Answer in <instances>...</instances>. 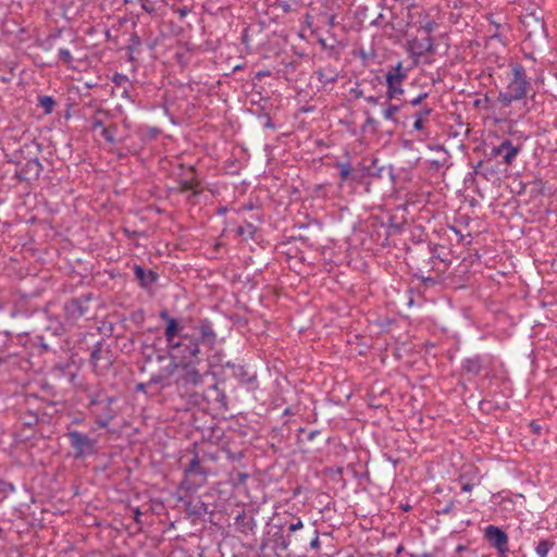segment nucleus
<instances>
[{"label": "nucleus", "instance_id": "nucleus-1", "mask_svg": "<svg viewBox=\"0 0 557 557\" xmlns=\"http://www.w3.org/2000/svg\"><path fill=\"white\" fill-rule=\"evenodd\" d=\"M218 341L213 323L205 318L195 324V336L183 335L182 342L172 345L171 356L177 359V372L173 380L176 389L182 394H191L203 383L208 372L201 373L198 366L201 362V347L212 350Z\"/></svg>", "mask_w": 557, "mask_h": 557}, {"label": "nucleus", "instance_id": "nucleus-2", "mask_svg": "<svg viewBox=\"0 0 557 557\" xmlns=\"http://www.w3.org/2000/svg\"><path fill=\"white\" fill-rule=\"evenodd\" d=\"M177 367H180L177 359L173 358L170 352L166 356L152 348L149 354H145L140 372L150 374V385L166 388L173 384Z\"/></svg>", "mask_w": 557, "mask_h": 557}, {"label": "nucleus", "instance_id": "nucleus-3", "mask_svg": "<svg viewBox=\"0 0 557 557\" xmlns=\"http://www.w3.org/2000/svg\"><path fill=\"white\" fill-rule=\"evenodd\" d=\"M86 398L87 408L95 423L101 429L108 428L117 416V411L113 408L116 397L108 395L102 388H96L88 391Z\"/></svg>", "mask_w": 557, "mask_h": 557}, {"label": "nucleus", "instance_id": "nucleus-4", "mask_svg": "<svg viewBox=\"0 0 557 557\" xmlns=\"http://www.w3.org/2000/svg\"><path fill=\"white\" fill-rule=\"evenodd\" d=\"M511 75L506 91H500L497 98L505 107L525 98L530 89V82L521 64L512 65Z\"/></svg>", "mask_w": 557, "mask_h": 557}, {"label": "nucleus", "instance_id": "nucleus-5", "mask_svg": "<svg viewBox=\"0 0 557 557\" xmlns=\"http://www.w3.org/2000/svg\"><path fill=\"white\" fill-rule=\"evenodd\" d=\"M210 469L205 465V460L197 453L184 468V479L180 483L178 488L185 492H196L198 488L207 484Z\"/></svg>", "mask_w": 557, "mask_h": 557}, {"label": "nucleus", "instance_id": "nucleus-6", "mask_svg": "<svg viewBox=\"0 0 557 557\" xmlns=\"http://www.w3.org/2000/svg\"><path fill=\"white\" fill-rule=\"evenodd\" d=\"M114 356L104 339L97 341L90 349L89 363L97 375H104L111 369Z\"/></svg>", "mask_w": 557, "mask_h": 557}, {"label": "nucleus", "instance_id": "nucleus-7", "mask_svg": "<svg viewBox=\"0 0 557 557\" xmlns=\"http://www.w3.org/2000/svg\"><path fill=\"white\" fill-rule=\"evenodd\" d=\"M159 318L165 322L164 338L168 348H172V345H176L177 342H182L183 335L195 336V325L190 330H186L185 324L176 318L170 315L166 309L159 312Z\"/></svg>", "mask_w": 557, "mask_h": 557}, {"label": "nucleus", "instance_id": "nucleus-8", "mask_svg": "<svg viewBox=\"0 0 557 557\" xmlns=\"http://www.w3.org/2000/svg\"><path fill=\"white\" fill-rule=\"evenodd\" d=\"M383 77L386 85V99L399 100L405 94L403 85L407 77L403 63L398 62L396 65H389Z\"/></svg>", "mask_w": 557, "mask_h": 557}, {"label": "nucleus", "instance_id": "nucleus-9", "mask_svg": "<svg viewBox=\"0 0 557 557\" xmlns=\"http://www.w3.org/2000/svg\"><path fill=\"white\" fill-rule=\"evenodd\" d=\"M66 436L74 450L75 459H85L97 453V438L89 437L87 434L76 430L69 431Z\"/></svg>", "mask_w": 557, "mask_h": 557}, {"label": "nucleus", "instance_id": "nucleus-10", "mask_svg": "<svg viewBox=\"0 0 557 557\" xmlns=\"http://www.w3.org/2000/svg\"><path fill=\"white\" fill-rule=\"evenodd\" d=\"M91 299L92 294L86 293L66 301L64 305L66 319L75 322L83 317H87L89 314V304Z\"/></svg>", "mask_w": 557, "mask_h": 557}, {"label": "nucleus", "instance_id": "nucleus-11", "mask_svg": "<svg viewBox=\"0 0 557 557\" xmlns=\"http://www.w3.org/2000/svg\"><path fill=\"white\" fill-rule=\"evenodd\" d=\"M484 540L497 550L498 557H507L509 539L507 533L497 525L490 524L483 531Z\"/></svg>", "mask_w": 557, "mask_h": 557}, {"label": "nucleus", "instance_id": "nucleus-12", "mask_svg": "<svg viewBox=\"0 0 557 557\" xmlns=\"http://www.w3.org/2000/svg\"><path fill=\"white\" fill-rule=\"evenodd\" d=\"M177 500L183 505L184 512L190 518L201 519L207 513L212 512L209 508V505L201 500L199 497L191 498L187 496H180Z\"/></svg>", "mask_w": 557, "mask_h": 557}, {"label": "nucleus", "instance_id": "nucleus-13", "mask_svg": "<svg viewBox=\"0 0 557 557\" xmlns=\"http://www.w3.org/2000/svg\"><path fill=\"white\" fill-rule=\"evenodd\" d=\"M203 399L209 406L215 410L227 409V397L223 388L219 386V383L209 385L202 392Z\"/></svg>", "mask_w": 557, "mask_h": 557}, {"label": "nucleus", "instance_id": "nucleus-14", "mask_svg": "<svg viewBox=\"0 0 557 557\" xmlns=\"http://www.w3.org/2000/svg\"><path fill=\"white\" fill-rule=\"evenodd\" d=\"M520 150V146H515L511 140L505 139L498 146L492 148L491 156L500 157L506 165H510Z\"/></svg>", "mask_w": 557, "mask_h": 557}, {"label": "nucleus", "instance_id": "nucleus-15", "mask_svg": "<svg viewBox=\"0 0 557 557\" xmlns=\"http://www.w3.org/2000/svg\"><path fill=\"white\" fill-rule=\"evenodd\" d=\"M225 369L231 371V375L236 379L240 384L247 385L248 387L253 388L257 382V375L250 374L245 366L235 363L232 361H227L223 364Z\"/></svg>", "mask_w": 557, "mask_h": 557}, {"label": "nucleus", "instance_id": "nucleus-16", "mask_svg": "<svg viewBox=\"0 0 557 557\" xmlns=\"http://www.w3.org/2000/svg\"><path fill=\"white\" fill-rule=\"evenodd\" d=\"M41 171H42L41 162L37 158H34V159L27 160L20 168V170L16 171L15 176L20 181L28 182V181L37 180L40 176Z\"/></svg>", "mask_w": 557, "mask_h": 557}, {"label": "nucleus", "instance_id": "nucleus-17", "mask_svg": "<svg viewBox=\"0 0 557 557\" xmlns=\"http://www.w3.org/2000/svg\"><path fill=\"white\" fill-rule=\"evenodd\" d=\"M487 368V359L481 355L466 358L461 363V370L469 375L478 376Z\"/></svg>", "mask_w": 557, "mask_h": 557}, {"label": "nucleus", "instance_id": "nucleus-18", "mask_svg": "<svg viewBox=\"0 0 557 557\" xmlns=\"http://www.w3.org/2000/svg\"><path fill=\"white\" fill-rule=\"evenodd\" d=\"M234 525L236 531L248 535L255 533L257 522L252 513L242 510L234 518Z\"/></svg>", "mask_w": 557, "mask_h": 557}, {"label": "nucleus", "instance_id": "nucleus-19", "mask_svg": "<svg viewBox=\"0 0 557 557\" xmlns=\"http://www.w3.org/2000/svg\"><path fill=\"white\" fill-rule=\"evenodd\" d=\"M133 271L139 286L146 289L150 288L159 278V274L156 271L145 269L137 263L133 265Z\"/></svg>", "mask_w": 557, "mask_h": 557}, {"label": "nucleus", "instance_id": "nucleus-20", "mask_svg": "<svg viewBox=\"0 0 557 557\" xmlns=\"http://www.w3.org/2000/svg\"><path fill=\"white\" fill-rule=\"evenodd\" d=\"M195 166H189L187 172L184 174V178L178 181V190L181 193L191 191L193 196H197L201 193L198 188L200 183L195 178Z\"/></svg>", "mask_w": 557, "mask_h": 557}, {"label": "nucleus", "instance_id": "nucleus-21", "mask_svg": "<svg viewBox=\"0 0 557 557\" xmlns=\"http://www.w3.org/2000/svg\"><path fill=\"white\" fill-rule=\"evenodd\" d=\"M318 81L323 85L326 86L327 84H333L338 79V71L336 67H334L331 64H327L325 66H320L314 72Z\"/></svg>", "mask_w": 557, "mask_h": 557}, {"label": "nucleus", "instance_id": "nucleus-22", "mask_svg": "<svg viewBox=\"0 0 557 557\" xmlns=\"http://www.w3.org/2000/svg\"><path fill=\"white\" fill-rule=\"evenodd\" d=\"M272 543H273V548L275 550L280 549V550H287V548L292 545L293 543V539L289 537V535L284 534L283 532V527H278L277 528V531H275L273 534H272V539H271Z\"/></svg>", "mask_w": 557, "mask_h": 557}, {"label": "nucleus", "instance_id": "nucleus-23", "mask_svg": "<svg viewBox=\"0 0 557 557\" xmlns=\"http://www.w3.org/2000/svg\"><path fill=\"white\" fill-rule=\"evenodd\" d=\"M433 109L431 107L425 106L421 110L417 111L413 114L414 122H413V129L418 132H423L425 129V123L428 121V117L432 114Z\"/></svg>", "mask_w": 557, "mask_h": 557}, {"label": "nucleus", "instance_id": "nucleus-24", "mask_svg": "<svg viewBox=\"0 0 557 557\" xmlns=\"http://www.w3.org/2000/svg\"><path fill=\"white\" fill-rule=\"evenodd\" d=\"M374 175L372 173L371 166L359 164L356 168H352L351 182L361 184L366 177Z\"/></svg>", "mask_w": 557, "mask_h": 557}, {"label": "nucleus", "instance_id": "nucleus-25", "mask_svg": "<svg viewBox=\"0 0 557 557\" xmlns=\"http://www.w3.org/2000/svg\"><path fill=\"white\" fill-rule=\"evenodd\" d=\"M393 100H387L384 102L385 109L383 111V116L385 120L397 122L396 114L400 111L401 104L393 103Z\"/></svg>", "mask_w": 557, "mask_h": 557}, {"label": "nucleus", "instance_id": "nucleus-26", "mask_svg": "<svg viewBox=\"0 0 557 557\" xmlns=\"http://www.w3.org/2000/svg\"><path fill=\"white\" fill-rule=\"evenodd\" d=\"M249 474L246 472H242L238 470H233L228 473V482L234 486L238 487L246 483L248 480Z\"/></svg>", "mask_w": 557, "mask_h": 557}, {"label": "nucleus", "instance_id": "nucleus-27", "mask_svg": "<svg viewBox=\"0 0 557 557\" xmlns=\"http://www.w3.org/2000/svg\"><path fill=\"white\" fill-rule=\"evenodd\" d=\"M555 541L549 539L541 540L535 546V553L539 557H547L549 550L555 546Z\"/></svg>", "mask_w": 557, "mask_h": 557}, {"label": "nucleus", "instance_id": "nucleus-28", "mask_svg": "<svg viewBox=\"0 0 557 557\" xmlns=\"http://www.w3.org/2000/svg\"><path fill=\"white\" fill-rule=\"evenodd\" d=\"M55 104L57 102L51 96L44 95L38 97L37 106L44 110L45 114L52 113Z\"/></svg>", "mask_w": 557, "mask_h": 557}, {"label": "nucleus", "instance_id": "nucleus-29", "mask_svg": "<svg viewBox=\"0 0 557 557\" xmlns=\"http://www.w3.org/2000/svg\"><path fill=\"white\" fill-rule=\"evenodd\" d=\"M451 557H488L486 555H479L476 550L471 549L467 545H458L456 547L455 554Z\"/></svg>", "mask_w": 557, "mask_h": 557}, {"label": "nucleus", "instance_id": "nucleus-30", "mask_svg": "<svg viewBox=\"0 0 557 557\" xmlns=\"http://www.w3.org/2000/svg\"><path fill=\"white\" fill-rule=\"evenodd\" d=\"M116 131H117L116 125H111L109 127H104L101 131V135L104 138V140L108 141L109 144H114L115 143L114 136H115Z\"/></svg>", "mask_w": 557, "mask_h": 557}, {"label": "nucleus", "instance_id": "nucleus-31", "mask_svg": "<svg viewBox=\"0 0 557 557\" xmlns=\"http://www.w3.org/2000/svg\"><path fill=\"white\" fill-rule=\"evenodd\" d=\"M59 60L64 63L66 66H71L73 63V55L71 51L66 48L59 49Z\"/></svg>", "mask_w": 557, "mask_h": 557}, {"label": "nucleus", "instance_id": "nucleus-32", "mask_svg": "<svg viewBox=\"0 0 557 557\" xmlns=\"http://www.w3.org/2000/svg\"><path fill=\"white\" fill-rule=\"evenodd\" d=\"M256 232V227L251 223L239 225L236 230L237 235L252 237Z\"/></svg>", "mask_w": 557, "mask_h": 557}, {"label": "nucleus", "instance_id": "nucleus-33", "mask_svg": "<svg viewBox=\"0 0 557 557\" xmlns=\"http://www.w3.org/2000/svg\"><path fill=\"white\" fill-rule=\"evenodd\" d=\"M532 184L534 187L532 188L531 193L535 196L544 195L545 194V183L540 177H534L532 181Z\"/></svg>", "mask_w": 557, "mask_h": 557}, {"label": "nucleus", "instance_id": "nucleus-34", "mask_svg": "<svg viewBox=\"0 0 557 557\" xmlns=\"http://www.w3.org/2000/svg\"><path fill=\"white\" fill-rule=\"evenodd\" d=\"M304 528V523L300 518H296L295 521H292L287 524V535H289L290 539H293V535L298 530H301Z\"/></svg>", "mask_w": 557, "mask_h": 557}, {"label": "nucleus", "instance_id": "nucleus-35", "mask_svg": "<svg viewBox=\"0 0 557 557\" xmlns=\"http://www.w3.org/2000/svg\"><path fill=\"white\" fill-rule=\"evenodd\" d=\"M112 82L116 85V86H123V85H132L128 77L124 74H121V73H114L113 76H112Z\"/></svg>", "mask_w": 557, "mask_h": 557}, {"label": "nucleus", "instance_id": "nucleus-36", "mask_svg": "<svg viewBox=\"0 0 557 557\" xmlns=\"http://www.w3.org/2000/svg\"><path fill=\"white\" fill-rule=\"evenodd\" d=\"M141 4V9L149 14H153L156 12L154 3L151 0H139Z\"/></svg>", "mask_w": 557, "mask_h": 557}, {"label": "nucleus", "instance_id": "nucleus-37", "mask_svg": "<svg viewBox=\"0 0 557 557\" xmlns=\"http://www.w3.org/2000/svg\"><path fill=\"white\" fill-rule=\"evenodd\" d=\"M274 4L280 8L283 13H289L293 11V8L287 0H275Z\"/></svg>", "mask_w": 557, "mask_h": 557}, {"label": "nucleus", "instance_id": "nucleus-38", "mask_svg": "<svg viewBox=\"0 0 557 557\" xmlns=\"http://www.w3.org/2000/svg\"><path fill=\"white\" fill-rule=\"evenodd\" d=\"M123 233L126 235L128 239H134L137 236H147L146 232H139L136 230H129L127 227L123 228Z\"/></svg>", "mask_w": 557, "mask_h": 557}, {"label": "nucleus", "instance_id": "nucleus-39", "mask_svg": "<svg viewBox=\"0 0 557 557\" xmlns=\"http://www.w3.org/2000/svg\"><path fill=\"white\" fill-rule=\"evenodd\" d=\"M129 42L127 49L131 53L141 45V40L136 34L131 37Z\"/></svg>", "mask_w": 557, "mask_h": 557}, {"label": "nucleus", "instance_id": "nucleus-40", "mask_svg": "<svg viewBox=\"0 0 557 557\" xmlns=\"http://www.w3.org/2000/svg\"><path fill=\"white\" fill-rule=\"evenodd\" d=\"M454 507H455V502L449 500L441 509H437V513L449 515L454 510Z\"/></svg>", "mask_w": 557, "mask_h": 557}, {"label": "nucleus", "instance_id": "nucleus-41", "mask_svg": "<svg viewBox=\"0 0 557 557\" xmlns=\"http://www.w3.org/2000/svg\"><path fill=\"white\" fill-rule=\"evenodd\" d=\"M428 92H421L419 94L416 98H413L412 100L409 101V103L412 106V107H417V106H420L423 100H425L428 98Z\"/></svg>", "mask_w": 557, "mask_h": 557}, {"label": "nucleus", "instance_id": "nucleus-42", "mask_svg": "<svg viewBox=\"0 0 557 557\" xmlns=\"http://www.w3.org/2000/svg\"><path fill=\"white\" fill-rule=\"evenodd\" d=\"M391 2H399L400 4H406L408 8L413 4V0H381L383 7L389 5Z\"/></svg>", "mask_w": 557, "mask_h": 557}, {"label": "nucleus", "instance_id": "nucleus-43", "mask_svg": "<svg viewBox=\"0 0 557 557\" xmlns=\"http://www.w3.org/2000/svg\"><path fill=\"white\" fill-rule=\"evenodd\" d=\"M104 123L102 120L98 119L97 116H94L91 119V129L101 128V131L104 128Z\"/></svg>", "mask_w": 557, "mask_h": 557}, {"label": "nucleus", "instance_id": "nucleus-44", "mask_svg": "<svg viewBox=\"0 0 557 557\" xmlns=\"http://www.w3.org/2000/svg\"><path fill=\"white\" fill-rule=\"evenodd\" d=\"M15 487L12 483L7 481H0V491L1 492H14Z\"/></svg>", "mask_w": 557, "mask_h": 557}, {"label": "nucleus", "instance_id": "nucleus-45", "mask_svg": "<svg viewBox=\"0 0 557 557\" xmlns=\"http://www.w3.org/2000/svg\"><path fill=\"white\" fill-rule=\"evenodd\" d=\"M226 453H227V458L231 459L232 461H238L244 457L243 451L233 453L231 450H226Z\"/></svg>", "mask_w": 557, "mask_h": 557}, {"label": "nucleus", "instance_id": "nucleus-46", "mask_svg": "<svg viewBox=\"0 0 557 557\" xmlns=\"http://www.w3.org/2000/svg\"><path fill=\"white\" fill-rule=\"evenodd\" d=\"M310 547L312 549L320 548V540H319V531L318 530H314V536H313V539L310 542Z\"/></svg>", "mask_w": 557, "mask_h": 557}, {"label": "nucleus", "instance_id": "nucleus-47", "mask_svg": "<svg viewBox=\"0 0 557 557\" xmlns=\"http://www.w3.org/2000/svg\"><path fill=\"white\" fill-rule=\"evenodd\" d=\"M351 175H352V168L349 169V171H341L339 172V178L342 182H345V181H348L350 180L351 181Z\"/></svg>", "mask_w": 557, "mask_h": 557}, {"label": "nucleus", "instance_id": "nucleus-48", "mask_svg": "<svg viewBox=\"0 0 557 557\" xmlns=\"http://www.w3.org/2000/svg\"><path fill=\"white\" fill-rule=\"evenodd\" d=\"M132 511H133L134 521L137 524H141L140 517H141L143 512L140 511L139 507L134 508Z\"/></svg>", "mask_w": 557, "mask_h": 557}, {"label": "nucleus", "instance_id": "nucleus-49", "mask_svg": "<svg viewBox=\"0 0 557 557\" xmlns=\"http://www.w3.org/2000/svg\"><path fill=\"white\" fill-rule=\"evenodd\" d=\"M350 92L354 95L356 99L366 98L363 90L358 87L351 88Z\"/></svg>", "mask_w": 557, "mask_h": 557}, {"label": "nucleus", "instance_id": "nucleus-50", "mask_svg": "<svg viewBox=\"0 0 557 557\" xmlns=\"http://www.w3.org/2000/svg\"><path fill=\"white\" fill-rule=\"evenodd\" d=\"M122 97L128 99L131 102H135L136 100V95H133L127 88L123 89Z\"/></svg>", "mask_w": 557, "mask_h": 557}, {"label": "nucleus", "instance_id": "nucleus-51", "mask_svg": "<svg viewBox=\"0 0 557 557\" xmlns=\"http://www.w3.org/2000/svg\"><path fill=\"white\" fill-rule=\"evenodd\" d=\"M335 166L341 171H349V169H351L352 166L350 165L349 162H337L335 164Z\"/></svg>", "mask_w": 557, "mask_h": 557}, {"label": "nucleus", "instance_id": "nucleus-52", "mask_svg": "<svg viewBox=\"0 0 557 557\" xmlns=\"http://www.w3.org/2000/svg\"><path fill=\"white\" fill-rule=\"evenodd\" d=\"M366 101L370 104H373V106H376L380 103V99L381 97H377V96H368L364 98Z\"/></svg>", "mask_w": 557, "mask_h": 557}, {"label": "nucleus", "instance_id": "nucleus-53", "mask_svg": "<svg viewBox=\"0 0 557 557\" xmlns=\"http://www.w3.org/2000/svg\"><path fill=\"white\" fill-rule=\"evenodd\" d=\"M377 124V122L372 117V116H368L362 128L366 129L368 126H375Z\"/></svg>", "mask_w": 557, "mask_h": 557}, {"label": "nucleus", "instance_id": "nucleus-54", "mask_svg": "<svg viewBox=\"0 0 557 557\" xmlns=\"http://www.w3.org/2000/svg\"><path fill=\"white\" fill-rule=\"evenodd\" d=\"M264 119H265V122H264L263 126H264L265 128H275V125H274V123L272 122V119L270 117V115H269V114H264Z\"/></svg>", "mask_w": 557, "mask_h": 557}, {"label": "nucleus", "instance_id": "nucleus-55", "mask_svg": "<svg viewBox=\"0 0 557 557\" xmlns=\"http://www.w3.org/2000/svg\"><path fill=\"white\" fill-rule=\"evenodd\" d=\"M150 385V380L147 383H137L135 389L137 392H146V388Z\"/></svg>", "mask_w": 557, "mask_h": 557}, {"label": "nucleus", "instance_id": "nucleus-56", "mask_svg": "<svg viewBox=\"0 0 557 557\" xmlns=\"http://www.w3.org/2000/svg\"><path fill=\"white\" fill-rule=\"evenodd\" d=\"M271 75V72L268 71V70H262V71H259L257 74H256V78L257 79H262L264 76H270Z\"/></svg>", "mask_w": 557, "mask_h": 557}, {"label": "nucleus", "instance_id": "nucleus-57", "mask_svg": "<svg viewBox=\"0 0 557 557\" xmlns=\"http://www.w3.org/2000/svg\"><path fill=\"white\" fill-rule=\"evenodd\" d=\"M321 432L319 430H312L308 433L307 440L313 441Z\"/></svg>", "mask_w": 557, "mask_h": 557}, {"label": "nucleus", "instance_id": "nucleus-58", "mask_svg": "<svg viewBox=\"0 0 557 557\" xmlns=\"http://www.w3.org/2000/svg\"><path fill=\"white\" fill-rule=\"evenodd\" d=\"M472 488H473V484L470 483L469 481L463 482L462 485H461V491L462 492H470Z\"/></svg>", "mask_w": 557, "mask_h": 557}, {"label": "nucleus", "instance_id": "nucleus-59", "mask_svg": "<svg viewBox=\"0 0 557 557\" xmlns=\"http://www.w3.org/2000/svg\"><path fill=\"white\" fill-rule=\"evenodd\" d=\"M434 23L433 22H429L426 23L424 26H423V29L428 33V34H431L433 30H434Z\"/></svg>", "mask_w": 557, "mask_h": 557}, {"label": "nucleus", "instance_id": "nucleus-60", "mask_svg": "<svg viewBox=\"0 0 557 557\" xmlns=\"http://www.w3.org/2000/svg\"><path fill=\"white\" fill-rule=\"evenodd\" d=\"M38 341H39V345L40 347L44 349V350H49V346L47 343L44 342V337L42 336H37Z\"/></svg>", "mask_w": 557, "mask_h": 557}, {"label": "nucleus", "instance_id": "nucleus-61", "mask_svg": "<svg viewBox=\"0 0 557 557\" xmlns=\"http://www.w3.org/2000/svg\"><path fill=\"white\" fill-rule=\"evenodd\" d=\"M383 18H384L383 14H379V16L372 22V25H374V26L382 25Z\"/></svg>", "mask_w": 557, "mask_h": 557}, {"label": "nucleus", "instance_id": "nucleus-62", "mask_svg": "<svg viewBox=\"0 0 557 557\" xmlns=\"http://www.w3.org/2000/svg\"><path fill=\"white\" fill-rule=\"evenodd\" d=\"M421 280L426 283V284H430V285H434L436 283V280L434 277H431V276H428V277H421Z\"/></svg>", "mask_w": 557, "mask_h": 557}, {"label": "nucleus", "instance_id": "nucleus-63", "mask_svg": "<svg viewBox=\"0 0 557 557\" xmlns=\"http://www.w3.org/2000/svg\"><path fill=\"white\" fill-rule=\"evenodd\" d=\"M450 228L455 232L456 235H458L459 242H462L463 235L461 234V232L458 228H456L455 226H451Z\"/></svg>", "mask_w": 557, "mask_h": 557}, {"label": "nucleus", "instance_id": "nucleus-64", "mask_svg": "<svg viewBox=\"0 0 557 557\" xmlns=\"http://www.w3.org/2000/svg\"><path fill=\"white\" fill-rule=\"evenodd\" d=\"M410 557H433L432 553H423L421 555L410 554Z\"/></svg>", "mask_w": 557, "mask_h": 557}]
</instances>
